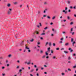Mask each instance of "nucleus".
<instances>
[{"label":"nucleus","instance_id":"nucleus-4","mask_svg":"<svg viewBox=\"0 0 76 76\" xmlns=\"http://www.w3.org/2000/svg\"><path fill=\"white\" fill-rule=\"evenodd\" d=\"M68 50H69V51H70V53H72V52H73V50L71 49L70 48H69L68 49Z\"/></svg>","mask_w":76,"mask_h":76},{"label":"nucleus","instance_id":"nucleus-25","mask_svg":"<svg viewBox=\"0 0 76 76\" xmlns=\"http://www.w3.org/2000/svg\"><path fill=\"white\" fill-rule=\"evenodd\" d=\"M64 52L65 53V54H67V53H68V52L67 51H64Z\"/></svg>","mask_w":76,"mask_h":76},{"label":"nucleus","instance_id":"nucleus-18","mask_svg":"<svg viewBox=\"0 0 76 76\" xmlns=\"http://www.w3.org/2000/svg\"><path fill=\"white\" fill-rule=\"evenodd\" d=\"M48 52H50V48H48Z\"/></svg>","mask_w":76,"mask_h":76},{"label":"nucleus","instance_id":"nucleus-52","mask_svg":"<svg viewBox=\"0 0 76 76\" xmlns=\"http://www.w3.org/2000/svg\"><path fill=\"white\" fill-rule=\"evenodd\" d=\"M6 63H8V61L7 60H6Z\"/></svg>","mask_w":76,"mask_h":76},{"label":"nucleus","instance_id":"nucleus-46","mask_svg":"<svg viewBox=\"0 0 76 76\" xmlns=\"http://www.w3.org/2000/svg\"><path fill=\"white\" fill-rule=\"evenodd\" d=\"M56 50H59V48H56Z\"/></svg>","mask_w":76,"mask_h":76},{"label":"nucleus","instance_id":"nucleus-45","mask_svg":"<svg viewBox=\"0 0 76 76\" xmlns=\"http://www.w3.org/2000/svg\"><path fill=\"white\" fill-rule=\"evenodd\" d=\"M22 70L21 69H20L19 70V72H22Z\"/></svg>","mask_w":76,"mask_h":76},{"label":"nucleus","instance_id":"nucleus-26","mask_svg":"<svg viewBox=\"0 0 76 76\" xmlns=\"http://www.w3.org/2000/svg\"><path fill=\"white\" fill-rule=\"evenodd\" d=\"M48 44V42H46L45 43V46H47V45Z\"/></svg>","mask_w":76,"mask_h":76},{"label":"nucleus","instance_id":"nucleus-6","mask_svg":"<svg viewBox=\"0 0 76 76\" xmlns=\"http://www.w3.org/2000/svg\"><path fill=\"white\" fill-rule=\"evenodd\" d=\"M24 44V41H22V42L20 44L21 45H22Z\"/></svg>","mask_w":76,"mask_h":76},{"label":"nucleus","instance_id":"nucleus-16","mask_svg":"<svg viewBox=\"0 0 76 76\" xmlns=\"http://www.w3.org/2000/svg\"><path fill=\"white\" fill-rule=\"evenodd\" d=\"M70 17H69V16H67V19H68V20H69V19H70Z\"/></svg>","mask_w":76,"mask_h":76},{"label":"nucleus","instance_id":"nucleus-59","mask_svg":"<svg viewBox=\"0 0 76 76\" xmlns=\"http://www.w3.org/2000/svg\"><path fill=\"white\" fill-rule=\"evenodd\" d=\"M61 41L63 40V38H61Z\"/></svg>","mask_w":76,"mask_h":76},{"label":"nucleus","instance_id":"nucleus-24","mask_svg":"<svg viewBox=\"0 0 76 76\" xmlns=\"http://www.w3.org/2000/svg\"><path fill=\"white\" fill-rule=\"evenodd\" d=\"M34 69H32L31 70L30 72H34Z\"/></svg>","mask_w":76,"mask_h":76},{"label":"nucleus","instance_id":"nucleus-61","mask_svg":"<svg viewBox=\"0 0 76 76\" xmlns=\"http://www.w3.org/2000/svg\"><path fill=\"white\" fill-rule=\"evenodd\" d=\"M41 70H43L44 69V68H43V67L41 68Z\"/></svg>","mask_w":76,"mask_h":76},{"label":"nucleus","instance_id":"nucleus-33","mask_svg":"<svg viewBox=\"0 0 76 76\" xmlns=\"http://www.w3.org/2000/svg\"><path fill=\"white\" fill-rule=\"evenodd\" d=\"M30 64V62H29L27 63V64L29 65Z\"/></svg>","mask_w":76,"mask_h":76},{"label":"nucleus","instance_id":"nucleus-41","mask_svg":"<svg viewBox=\"0 0 76 76\" xmlns=\"http://www.w3.org/2000/svg\"><path fill=\"white\" fill-rule=\"evenodd\" d=\"M13 4H17V2H14Z\"/></svg>","mask_w":76,"mask_h":76},{"label":"nucleus","instance_id":"nucleus-23","mask_svg":"<svg viewBox=\"0 0 76 76\" xmlns=\"http://www.w3.org/2000/svg\"><path fill=\"white\" fill-rule=\"evenodd\" d=\"M59 44H62V43H63V42L62 41H60L59 42Z\"/></svg>","mask_w":76,"mask_h":76},{"label":"nucleus","instance_id":"nucleus-13","mask_svg":"<svg viewBox=\"0 0 76 76\" xmlns=\"http://www.w3.org/2000/svg\"><path fill=\"white\" fill-rule=\"evenodd\" d=\"M56 57L55 56H54L53 57V59H56Z\"/></svg>","mask_w":76,"mask_h":76},{"label":"nucleus","instance_id":"nucleus-29","mask_svg":"<svg viewBox=\"0 0 76 76\" xmlns=\"http://www.w3.org/2000/svg\"><path fill=\"white\" fill-rule=\"evenodd\" d=\"M48 29V28L47 27H46L44 28V29L46 30V29Z\"/></svg>","mask_w":76,"mask_h":76},{"label":"nucleus","instance_id":"nucleus-39","mask_svg":"<svg viewBox=\"0 0 76 76\" xmlns=\"http://www.w3.org/2000/svg\"><path fill=\"white\" fill-rule=\"evenodd\" d=\"M28 53H31V51L30 50L28 49Z\"/></svg>","mask_w":76,"mask_h":76},{"label":"nucleus","instance_id":"nucleus-38","mask_svg":"<svg viewBox=\"0 0 76 76\" xmlns=\"http://www.w3.org/2000/svg\"><path fill=\"white\" fill-rule=\"evenodd\" d=\"M5 74H3L2 73V76H5Z\"/></svg>","mask_w":76,"mask_h":76},{"label":"nucleus","instance_id":"nucleus-5","mask_svg":"<svg viewBox=\"0 0 76 76\" xmlns=\"http://www.w3.org/2000/svg\"><path fill=\"white\" fill-rule=\"evenodd\" d=\"M35 33H36V34H37V35H39V32L38 31H36L35 32Z\"/></svg>","mask_w":76,"mask_h":76},{"label":"nucleus","instance_id":"nucleus-32","mask_svg":"<svg viewBox=\"0 0 76 76\" xmlns=\"http://www.w3.org/2000/svg\"><path fill=\"white\" fill-rule=\"evenodd\" d=\"M11 56H12V55L11 54H10V55H8V57H11Z\"/></svg>","mask_w":76,"mask_h":76},{"label":"nucleus","instance_id":"nucleus-53","mask_svg":"<svg viewBox=\"0 0 76 76\" xmlns=\"http://www.w3.org/2000/svg\"><path fill=\"white\" fill-rule=\"evenodd\" d=\"M73 56H76V54H75V53L73 54Z\"/></svg>","mask_w":76,"mask_h":76},{"label":"nucleus","instance_id":"nucleus-28","mask_svg":"<svg viewBox=\"0 0 76 76\" xmlns=\"http://www.w3.org/2000/svg\"><path fill=\"white\" fill-rule=\"evenodd\" d=\"M53 47H55V46H56V44L54 43H53Z\"/></svg>","mask_w":76,"mask_h":76},{"label":"nucleus","instance_id":"nucleus-34","mask_svg":"<svg viewBox=\"0 0 76 76\" xmlns=\"http://www.w3.org/2000/svg\"><path fill=\"white\" fill-rule=\"evenodd\" d=\"M30 41L31 42H33V41H34V39H32V40H30Z\"/></svg>","mask_w":76,"mask_h":76},{"label":"nucleus","instance_id":"nucleus-3","mask_svg":"<svg viewBox=\"0 0 76 76\" xmlns=\"http://www.w3.org/2000/svg\"><path fill=\"white\" fill-rule=\"evenodd\" d=\"M70 45L69 42H66L65 44V46H68Z\"/></svg>","mask_w":76,"mask_h":76},{"label":"nucleus","instance_id":"nucleus-27","mask_svg":"<svg viewBox=\"0 0 76 76\" xmlns=\"http://www.w3.org/2000/svg\"><path fill=\"white\" fill-rule=\"evenodd\" d=\"M37 13L38 14H39V13H40V11L38 10L37 11Z\"/></svg>","mask_w":76,"mask_h":76},{"label":"nucleus","instance_id":"nucleus-62","mask_svg":"<svg viewBox=\"0 0 76 76\" xmlns=\"http://www.w3.org/2000/svg\"><path fill=\"white\" fill-rule=\"evenodd\" d=\"M49 58V57L48 56L46 57V58L48 59Z\"/></svg>","mask_w":76,"mask_h":76},{"label":"nucleus","instance_id":"nucleus-50","mask_svg":"<svg viewBox=\"0 0 76 76\" xmlns=\"http://www.w3.org/2000/svg\"><path fill=\"white\" fill-rule=\"evenodd\" d=\"M4 68H5V67H4V66H3V67H2V69H4Z\"/></svg>","mask_w":76,"mask_h":76},{"label":"nucleus","instance_id":"nucleus-1","mask_svg":"<svg viewBox=\"0 0 76 76\" xmlns=\"http://www.w3.org/2000/svg\"><path fill=\"white\" fill-rule=\"evenodd\" d=\"M67 10V7H65V10H63L62 12L64 13L65 14H67V12L65 10Z\"/></svg>","mask_w":76,"mask_h":76},{"label":"nucleus","instance_id":"nucleus-31","mask_svg":"<svg viewBox=\"0 0 76 76\" xmlns=\"http://www.w3.org/2000/svg\"><path fill=\"white\" fill-rule=\"evenodd\" d=\"M73 28H71L70 30V31H71V32H72V31H73Z\"/></svg>","mask_w":76,"mask_h":76},{"label":"nucleus","instance_id":"nucleus-7","mask_svg":"<svg viewBox=\"0 0 76 76\" xmlns=\"http://www.w3.org/2000/svg\"><path fill=\"white\" fill-rule=\"evenodd\" d=\"M40 54H43V53H44V52L43 51V50H40Z\"/></svg>","mask_w":76,"mask_h":76},{"label":"nucleus","instance_id":"nucleus-2","mask_svg":"<svg viewBox=\"0 0 76 76\" xmlns=\"http://www.w3.org/2000/svg\"><path fill=\"white\" fill-rule=\"evenodd\" d=\"M9 10L10 11H8V14H10L11 13V11L12 10V9H9Z\"/></svg>","mask_w":76,"mask_h":76},{"label":"nucleus","instance_id":"nucleus-12","mask_svg":"<svg viewBox=\"0 0 76 76\" xmlns=\"http://www.w3.org/2000/svg\"><path fill=\"white\" fill-rule=\"evenodd\" d=\"M25 48L26 49H27V50H29V48H28V47H27V46H26V47H25Z\"/></svg>","mask_w":76,"mask_h":76},{"label":"nucleus","instance_id":"nucleus-43","mask_svg":"<svg viewBox=\"0 0 76 76\" xmlns=\"http://www.w3.org/2000/svg\"><path fill=\"white\" fill-rule=\"evenodd\" d=\"M51 43L50 42L49 43V45L50 46H51Z\"/></svg>","mask_w":76,"mask_h":76},{"label":"nucleus","instance_id":"nucleus-63","mask_svg":"<svg viewBox=\"0 0 76 76\" xmlns=\"http://www.w3.org/2000/svg\"><path fill=\"white\" fill-rule=\"evenodd\" d=\"M40 39H41L42 40V39H43V38H42V37H40Z\"/></svg>","mask_w":76,"mask_h":76},{"label":"nucleus","instance_id":"nucleus-51","mask_svg":"<svg viewBox=\"0 0 76 76\" xmlns=\"http://www.w3.org/2000/svg\"><path fill=\"white\" fill-rule=\"evenodd\" d=\"M51 53H52V54H53V50H51Z\"/></svg>","mask_w":76,"mask_h":76},{"label":"nucleus","instance_id":"nucleus-44","mask_svg":"<svg viewBox=\"0 0 76 76\" xmlns=\"http://www.w3.org/2000/svg\"><path fill=\"white\" fill-rule=\"evenodd\" d=\"M71 58H70V57L69 56L68 57V60H70Z\"/></svg>","mask_w":76,"mask_h":76},{"label":"nucleus","instance_id":"nucleus-14","mask_svg":"<svg viewBox=\"0 0 76 76\" xmlns=\"http://www.w3.org/2000/svg\"><path fill=\"white\" fill-rule=\"evenodd\" d=\"M7 6L8 7H10V4H7Z\"/></svg>","mask_w":76,"mask_h":76},{"label":"nucleus","instance_id":"nucleus-64","mask_svg":"<svg viewBox=\"0 0 76 76\" xmlns=\"http://www.w3.org/2000/svg\"><path fill=\"white\" fill-rule=\"evenodd\" d=\"M74 16H75V17H76V15L74 14Z\"/></svg>","mask_w":76,"mask_h":76},{"label":"nucleus","instance_id":"nucleus-15","mask_svg":"<svg viewBox=\"0 0 76 76\" xmlns=\"http://www.w3.org/2000/svg\"><path fill=\"white\" fill-rule=\"evenodd\" d=\"M45 55H44L42 57V58H45Z\"/></svg>","mask_w":76,"mask_h":76},{"label":"nucleus","instance_id":"nucleus-21","mask_svg":"<svg viewBox=\"0 0 76 76\" xmlns=\"http://www.w3.org/2000/svg\"><path fill=\"white\" fill-rule=\"evenodd\" d=\"M47 18L48 19H50V17L49 16H47Z\"/></svg>","mask_w":76,"mask_h":76},{"label":"nucleus","instance_id":"nucleus-54","mask_svg":"<svg viewBox=\"0 0 76 76\" xmlns=\"http://www.w3.org/2000/svg\"><path fill=\"white\" fill-rule=\"evenodd\" d=\"M73 8H74V9H76V6H74V7H73Z\"/></svg>","mask_w":76,"mask_h":76},{"label":"nucleus","instance_id":"nucleus-57","mask_svg":"<svg viewBox=\"0 0 76 76\" xmlns=\"http://www.w3.org/2000/svg\"><path fill=\"white\" fill-rule=\"evenodd\" d=\"M73 68H76V65L75 66H74L73 67Z\"/></svg>","mask_w":76,"mask_h":76},{"label":"nucleus","instance_id":"nucleus-22","mask_svg":"<svg viewBox=\"0 0 76 76\" xmlns=\"http://www.w3.org/2000/svg\"><path fill=\"white\" fill-rule=\"evenodd\" d=\"M74 34H75V32H72V35H74Z\"/></svg>","mask_w":76,"mask_h":76},{"label":"nucleus","instance_id":"nucleus-48","mask_svg":"<svg viewBox=\"0 0 76 76\" xmlns=\"http://www.w3.org/2000/svg\"><path fill=\"white\" fill-rule=\"evenodd\" d=\"M73 22H71L70 23V25H73Z\"/></svg>","mask_w":76,"mask_h":76},{"label":"nucleus","instance_id":"nucleus-37","mask_svg":"<svg viewBox=\"0 0 76 76\" xmlns=\"http://www.w3.org/2000/svg\"><path fill=\"white\" fill-rule=\"evenodd\" d=\"M39 25L40 26H42V25H41V23H39Z\"/></svg>","mask_w":76,"mask_h":76},{"label":"nucleus","instance_id":"nucleus-11","mask_svg":"<svg viewBox=\"0 0 76 76\" xmlns=\"http://www.w3.org/2000/svg\"><path fill=\"white\" fill-rule=\"evenodd\" d=\"M55 18H56V16H54L52 18V20H54V19H55Z\"/></svg>","mask_w":76,"mask_h":76},{"label":"nucleus","instance_id":"nucleus-20","mask_svg":"<svg viewBox=\"0 0 76 76\" xmlns=\"http://www.w3.org/2000/svg\"><path fill=\"white\" fill-rule=\"evenodd\" d=\"M62 33L64 34H66V33L65 31H63V32H62Z\"/></svg>","mask_w":76,"mask_h":76},{"label":"nucleus","instance_id":"nucleus-60","mask_svg":"<svg viewBox=\"0 0 76 76\" xmlns=\"http://www.w3.org/2000/svg\"><path fill=\"white\" fill-rule=\"evenodd\" d=\"M44 73L46 75V74H47V72H44Z\"/></svg>","mask_w":76,"mask_h":76},{"label":"nucleus","instance_id":"nucleus-9","mask_svg":"<svg viewBox=\"0 0 76 76\" xmlns=\"http://www.w3.org/2000/svg\"><path fill=\"white\" fill-rule=\"evenodd\" d=\"M45 54L46 56H48V53L47 52H45Z\"/></svg>","mask_w":76,"mask_h":76},{"label":"nucleus","instance_id":"nucleus-40","mask_svg":"<svg viewBox=\"0 0 76 76\" xmlns=\"http://www.w3.org/2000/svg\"><path fill=\"white\" fill-rule=\"evenodd\" d=\"M0 59L2 60L3 59V57H0Z\"/></svg>","mask_w":76,"mask_h":76},{"label":"nucleus","instance_id":"nucleus-17","mask_svg":"<svg viewBox=\"0 0 76 76\" xmlns=\"http://www.w3.org/2000/svg\"><path fill=\"white\" fill-rule=\"evenodd\" d=\"M75 42H73L72 43V45L73 46H74V45H75Z\"/></svg>","mask_w":76,"mask_h":76},{"label":"nucleus","instance_id":"nucleus-49","mask_svg":"<svg viewBox=\"0 0 76 76\" xmlns=\"http://www.w3.org/2000/svg\"><path fill=\"white\" fill-rule=\"evenodd\" d=\"M44 66H45V67H47V66L45 65H44Z\"/></svg>","mask_w":76,"mask_h":76},{"label":"nucleus","instance_id":"nucleus-56","mask_svg":"<svg viewBox=\"0 0 76 76\" xmlns=\"http://www.w3.org/2000/svg\"><path fill=\"white\" fill-rule=\"evenodd\" d=\"M36 75H37V76H39V74H38V73H37Z\"/></svg>","mask_w":76,"mask_h":76},{"label":"nucleus","instance_id":"nucleus-35","mask_svg":"<svg viewBox=\"0 0 76 76\" xmlns=\"http://www.w3.org/2000/svg\"><path fill=\"white\" fill-rule=\"evenodd\" d=\"M73 39L71 38V42H73Z\"/></svg>","mask_w":76,"mask_h":76},{"label":"nucleus","instance_id":"nucleus-36","mask_svg":"<svg viewBox=\"0 0 76 76\" xmlns=\"http://www.w3.org/2000/svg\"><path fill=\"white\" fill-rule=\"evenodd\" d=\"M41 35H45V33H42L41 34Z\"/></svg>","mask_w":76,"mask_h":76},{"label":"nucleus","instance_id":"nucleus-42","mask_svg":"<svg viewBox=\"0 0 76 76\" xmlns=\"http://www.w3.org/2000/svg\"><path fill=\"white\" fill-rule=\"evenodd\" d=\"M69 8L70 9H73V7L72 6H70V7H69Z\"/></svg>","mask_w":76,"mask_h":76},{"label":"nucleus","instance_id":"nucleus-55","mask_svg":"<svg viewBox=\"0 0 76 76\" xmlns=\"http://www.w3.org/2000/svg\"><path fill=\"white\" fill-rule=\"evenodd\" d=\"M7 67H9V64H7Z\"/></svg>","mask_w":76,"mask_h":76},{"label":"nucleus","instance_id":"nucleus-58","mask_svg":"<svg viewBox=\"0 0 76 76\" xmlns=\"http://www.w3.org/2000/svg\"><path fill=\"white\" fill-rule=\"evenodd\" d=\"M20 7H22V5H21L20 6Z\"/></svg>","mask_w":76,"mask_h":76},{"label":"nucleus","instance_id":"nucleus-10","mask_svg":"<svg viewBox=\"0 0 76 76\" xmlns=\"http://www.w3.org/2000/svg\"><path fill=\"white\" fill-rule=\"evenodd\" d=\"M44 4H45V5H47L48 4V3L46 2H45L44 3Z\"/></svg>","mask_w":76,"mask_h":76},{"label":"nucleus","instance_id":"nucleus-19","mask_svg":"<svg viewBox=\"0 0 76 76\" xmlns=\"http://www.w3.org/2000/svg\"><path fill=\"white\" fill-rule=\"evenodd\" d=\"M68 71H69V72H70L71 71V69H70V68H68Z\"/></svg>","mask_w":76,"mask_h":76},{"label":"nucleus","instance_id":"nucleus-30","mask_svg":"<svg viewBox=\"0 0 76 76\" xmlns=\"http://www.w3.org/2000/svg\"><path fill=\"white\" fill-rule=\"evenodd\" d=\"M61 75L62 76H64V73H61Z\"/></svg>","mask_w":76,"mask_h":76},{"label":"nucleus","instance_id":"nucleus-47","mask_svg":"<svg viewBox=\"0 0 76 76\" xmlns=\"http://www.w3.org/2000/svg\"><path fill=\"white\" fill-rule=\"evenodd\" d=\"M2 64H3L0 61V65H2Z\"/></svg>","mask_w":76,"mask_h":76},{"label":"nucleus","instance_id":"nucleus-8","mask_svg":"<svg viewBox=\"0 0 76 76\" xmlns=\"http://www.w3.org/2000/svg\"><path fill=\"white\" fill-rule=\"evenodd\" d=\"M67 4H70V1H67Z\"/></svg>","mask_w":76,"mask_h":76}]
</instances>
